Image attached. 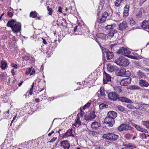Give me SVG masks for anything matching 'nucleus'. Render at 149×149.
Instances as JSON below:
<instances>
[{
  "label": "nucleus",
  "instance_id": "obj_1",
  "mask_svg": "<svg viewBox=\"0 0 149 149\" xmlns=\"http://www.w3.org/2000/svg\"><path fill=\"white\" fill-rule=\"evenodd\" d=\"M7 26L11 27L14 33L19 32L21 30V25L20 23L17 22L15 20L11 19L8 21Z\"/></svg>",
  "mask_w": 149,
  "mask_h": 149
},
{
  "label": "nucleus",
  "instance_id": "obj_2",
  "mask_svg": "<svg viewBox=\"0 0 149 149\" xmlns=\"http://www.w3.org/2000/svg\"><path fill=\"white\" fill-rule=\"evenodd\" d=\"M114 62L117 65L120 66L126 67L127 66L129 63L128 60L124 57H119L118 59H116Z\"/></svg>",
  "mask_w": 149,
  "mask_h": 149
},
{
  "label": "nucleus",
  "instance_id": "obj_3",
  "mask_svg": "<svg viewBox=\"0 0 149 149\" xmlns=\"http://www.w3.org/2000/svg\"><path fill=\"white\" fill-rule=\"evenodd\" d=\"M97 15L98 17H97V22L99 23H102L104 22L109 14L107 12H104L100 16L99 13L97 14Z\"/></svg>",
  "mask_w": 149,
  "mask_h": 149
},
{
  "label": "nucleus",
  "instance_id": "obj_4",
  "mask_svg": "<svg viewBox=\"0 0 149 149\" xmlns=\"http://www.w3.org/2000/svg\"><path fill=\"white\" fill-rule=\"evenodd\" d=\"M108 96L110 100L116 101L118 99L119 95L115 92H110L108 94Z\"/></svg>",
  "mask_w": 149,
  "mask_h": 149
},
{
  "label": "nucleus",
  "instance_id": "obj_5",
  "mask_svg": "<svg viewBox=\"0 0 149 149\" xmlns=\"http://www.w3.org/2000/svg\"><path fill=\"white\" fill-rule=\"evenodd\" d=\"M104 122V123L108 124L109 126L112 127L114 124L115 120L113 118H111L108 116L105 118Z\"/></svg>",
  "mask_w": 149,
  "mask_h": 149
},
{
  "label": "nucleus",
  "instance_id": "obj_6",
  "mask_svg": "<svg viewBox=\"0 0 149 149\" xmlns=\"http://www.w3.org/2000/svg\"><path fill=\"white\" fill-rule=\"evenodd\" d=\"M127 72L125 68L118 69L117 67V70L116 71V74L118 76H125L126 75Z\"/></svg>",
  "mask_w": 149,
  "mask_h": 149
},
{
  "label": "nucleus",
  "instance_id": "obj_7",
  "mask_svg": "<svg viewBox=\"0 0 149 149\" xmlns=\"http://www.w3.org/2000/svg\"><path fill=\"white\" fill-rule=\"evenodd\" d=\"M103 82L104 84L108 83L110 84L111 81V77L105 71L104 72Z\"/></svg>",
  "mask_w": 149,
  "mask_h": 149
},
{
  "label": "nucleus",
  "instance_id": "obj_8",
  "mask_svg": "<svg viewBox=\"0 0 149 149\" xmlns=\"http://www.w3.org/2000/svg\"><path fill=\"white\" fill-rule=\"evenodd\" d=\"M131 81L130 78L124 79L121 80L120 84L121 86H127L130 83Z\"/></svg>",
  "mask_w": 149,
  "mask_h": 149
},
{
  "label": "nucleus",
  "instance_id": "obj_9",
  "mask_svg": "<svg viewBox=\"0 0 149 149\" xmlns=\"http://www.w3.org/2000/svg\"><path fill=\"white\" fill-rule=\"evenodd\" d=\"M107 68L108 71L110 72L116 71L117 70V67L115 65H111L110 64L107 65Z\"/></svg>",
  "mask_w": 149,
  "mask_h": 149
},
{
  "label": "nucleus",
  "instance_id": "obj_10",
  "mask_svg": "<svg viewBox=\"0 0 149 149\" xmlns=\"http://www.w3.org/2000/svg\"><path fill=\"white\" fill-rule=\"evenodd\" d=\"M60 144L61 146L64 149H69L70 147V144L67 140L62 141Z\"/></svg>",
  "mask_w": 149,
  "mask_h": 149
},
{
  "label": "nucleus",
  "instance_id": "obj_11",
  "mask_svg": "<svg viewBox=\"0 0 149 149\" xmlns=\"http://www.w3.org/2000/svg\"><path fill=\"white\" fill-rule=\"evenodd\" d=\"M139 84L140 86L142 87H147L149 86L148 83L146 80L143 79L139 80Z\"/></svg>",
  "mask_w": 149,
  "mask_h": 149
},
{
  "label": "nucleus",
  "instance_id": "obj_12",
  "mask_svg": "<svg viewBox=\"0 0 149 149\" xmlns=\"http://www.w3.org/2000/svg\"><path fill=\"white\" fill-rule=\"evenodd\" d=\"M116 52L117 54H124L129 53L127 49L126 48L123 47L118 50Z\"/></svg>",
  "mask_w": 149,
  "mask_h": 149
},
{
  "label": "nucleus",
  "instance_id": "obj_13",
  "mask_svg": "<svg viewBox=\"0 0 149 149\" xmlns=\"http://www.w3.org/2000/svg\"><path fill=\"white\" fill-rule=\"evenodd\" d=\"M118 26V29L121 31L125 29L127 27V23L125 21H123L122 22L120 23Z\"/></svg>",
  "mask_w": 149,
  "mask_h": 149
},
{
  "label": "nucleus",
  "instance_id": "obj_14",
  "mask_svg": "<svg viewBox=\"0 0 149 149\" xmlns=\"http://www.w3.org/2000/svg\"><path fill=\"white\" fill-rule=\"evenodd\" d=\"M141 27L145 29H149V20H145L143 21L141 25Z\"/></svg>",
  "mask_w": 149,
  "mask_h": 149
},
{
  "label": "nucleus",
  "instance_id": "obj_15",
  "mask_svg": "<svg viewBox=\"0 0 149 149\" xmlns=\"http://www.w3.org/2000/svg\"><path fill=\"white\" fill-rule=\"evenodd\" d=\"M100 126V124L97 122H94L92 123L91 127L93 130H97V128Z\"/></svg>",
  "mask_w": 149,
  "mask_h": 149
},
{
  "label": "nucleus",
  "instance_id": "obj_16",
  "mask_svg": "<svg viewBox=\"0 0 149 149\" xmlns=\"http://www.w3.org/2000/svg\"><path fill=\"white\" fill-rule=\"evenodd\" d=\"M118 101L122 102H127L130 104L133 103V102L131 100H129V99L124 97H118Z\"/></svg>",
  "mask_w": 149,
  "mask_h": 149
},
{
  "label": "nucleus",
  "instance_id": "obj_17",
  "mask_svg": "<svg viewBox=\"0 0 149 149\" xmlns=\"http://www.w3.org/2000/svg\"><path fill=\"white\" fill-rule=\"evenodd\" d=\"M117 113L113 111H110L107 113L108 116L111 118H113L114 119L117 117Z\"/></svg>",
  "mask_w": 149,
  "mask_h": 149
},
{
  "label": "nucleus",
  "instance_id": "obj_18",
  "mask_svg": "<svg viewBox=\"0 0 149 149\" xmlns=\"http://www.w3.org/2000/svg\"><path fill=\"white\" fill-rule=\"evenodd\" d=\"M72 129L71 128V129L68 130L67 132L65 133V134L63 136V137H65V136H72L73 137L74 136V135L72 133Z\"/></svg>",
  "mask_w": 149,
  "mask_h": 149
},
{
  "label": "nucleus",
  "instance_id": "obj_19",
  "mask_svg": "<svg viewBox=\"0 0 149 149\" xmlns=\"http://www.w3.org/2000/svg\"><path fill=\"white\" fill-rule=\"evenodd\" d=\"M116 25L115 23L111 24H107L105 26V29L107 30H114V28L116 27Z\"/></svg>",
  "mask_w": 149,
  "mask_h": 149
},
{
  "label": "nucleus",
  "instance_id": "obj_20",
  "mask_svg": "<svg viewBox=\"0 0 149 149\" xmlns=\"http://www.w3.org/2000/svg\"><path fill=\"white\" fill-rule=\"evenodd\" d=\"M125 0H116L115 2V5L118 7L123 4Z\"/></svg>",
  "mask_w": 149,
  "mask_h": 149
},
{
  "label": "nucleus",
  "instance_id": "obj_21",
  "mask_svg": "<svg viewBox=\"0 0 149 149\" xmlns=\"http://www.w3.org/2000/svg\"><path fill=\"white\" fill-rule=\"evenodd\" d=\"M106 54L107 60L111 59L114 56L113 53L109 51V50L108 51Z\"/></svg>",
  "mask_w": 149,
  "mask_h": 149
},
{
  "label": "nucleus",
  "instance_id": "obj_22",
  "mask_svg": "<svg viewBox=\"0 0 149 149\" xmlns=\"http://www.w3.org/2000/svg\"><path fill=\"white\" fill-rule=\"evenodd\" d=\"M112 134V133H107L104 134L103 135V137L108 140H111Z\"/></svg>",
  "mask_w": 149,
  "mask_h": 149
},
{
  "label": "nucleus",
  "instance_id": "obj_23",
  "mask_svg": "<svg viewBox=\"0 0 149 149\" xmlns=\"http://www.w3.org/2000/svg\"><path fill=\"white\" fill-rule=\"evenodd\" d=\"M100 94L97 93V95L99 97L100 96H101L103 97H105L106 95L104 93V89L103 88L101 87L100 89Z\"/></svg>",
  "mask_w": 149,
  "mask_h": 149
},
{
  "label": "nucleus",
  "instance_id": "obj_24",
  "mask_svg": "<svg viewBox=\"0 0 149 149\" xmlns=\"http://www.w3.org/2000/svg\"><path fill=\"white\" fill-rule=\"evenodd\" d=\"M7 66V63L6 61H2L1 63L0 68L3 70H5Z\"/></svg>",
  "mask_w": 149,
  "mask_h": 149
},
{
  "label": "nucleus",
  "instance_id": "obj_25",
  "mask_svg": "<svg viewBox=\"0 0 149 149\" xmlns=\"http://www.w3.org/2000/svg\"><path fill=\"white\" fill-rule=\"evenodd\" d=\"M38 15V13L36 11H32L30 13L29 16L30 17H32L33 18H35L36 17H37V15Z\"/></svg>",
  "mask_w": 149,
  "mask_h": 149
},
{
  "label": "nucleus",
  "instance_id": "obj_26",
  "mask_svg": "<svg viewBox=\"0 0 149 149\" xmlns=\"http://www.w3.org/2000/svg\"><path fill=\"white\" fill-rule=\"evenodd\" d=\"M130 6L128 5H126L124 7V14L125 15H128L129 10Z\"/></svg>",
  "mask_w": 149,
  "mask_h": 149
},
{
  "label": "nucleus",
  "instance_id": "obj_27",
  "mask_svg": "<svg viewBox=\"0 0 149 149\" xmlns=\"http://www.w3.org/2000/svg\"><path fill=\"white\" fill-rule=\"evenodd\" d=\"M117 33V31L116 30H110L108 34V36L112 37L114 36V34Z\"/></svg>",
  "mask_w": 149,
  "mask_h": 149
},
{
  "label": "nucleus",
  "instance_id": "obj_28",
  "mask_svg": "<svg viewBox=\"0 0 149 149\" xmlns=\"http://www.w3.org/2000/svg\"><path fill=\"white\" fill-rule=\"evenodd\" d=\"M109 47L111 50L115 51L117 48L118 46L117 44H114L110 45Z\"/></svg>",
  "mask_w": 149,
  "mask_h": 149
},
{
  "label": "nucleus",
  "instance_id": "obj_29",
  "mask_svg": "<svg viewBox=\"0 0 149 149\" xmlns=\"http://www.w3.org/2000/svg\"><path fill=\"white\" fill-rule=\"evenodd\" d=\"M137 75L139 76V77L141 78H143L146 76L145 74L141 72L140 70H139L137 72Z\"/></svg>",
  "mask_w": 149,
  "mask_h": 149
},
{
  "label": "nucleus",
  "instance_id": "obj_30",
  "mask_svg": "<svg viewBox=\"0 0 149 149\" xmlns=\"http://www.w3.org/2000/svg\"><path fill=\"white\" fill-rule=\"evenodd\" d=\"M114 89L115 90L116 92L120 93H121L122 90L121 87L120 86H116L114 87Z\"/></svg>",
  "mask_w": 149,
  "mask_h": 149
},
{
  "label": "nucleus",
  "instance_id": "obj_31",
  "mask_svg": "<svg viewBox=\"0 0 149 149\" xmlns=\"http://www.w3.org/2000/svg\"><path fill=\"white\" fill-rule=\"evenodd\" d=\"M125 130L127 131L131 130L133 128L132 127L129 125L128 124H125Z\"/></svg>",
  "mask_w": 149,
  "mask_h": 149
},
{
  "label": "nucleus",
  "instance_id": "obj_32",
  "mask_svg": "<svg viewBox=\"0 0 149 149\" xmlns=\"http://www.w3.org/2000/svg\"><path fill=\"white\" fill-rule=\"evenodd\" d=\"M129 21L131 26H132L135 25L136 23L135 21L132 18H131L130 19Z\"/></svg>",
  "mask_w": 149,
  "mask_h": 149
},
{
  "label": "nucleus",
  "instance_id": "obj_33",
  "mask_svg": "<svg viewBox=\"0 0 149 149\" xmlns=\"http://www.w3.org/2000/svg\"><path fill=\"white\" fill-rule=\"evenodd\" d=\"M108 105L104 103H102L99 105V107L100 109H103L104 108H107Z\"/></svg>",
  "mask_w": 149,
  "mask_h": 149
},
{
  "label": "nucleus",
  "instance_id": "obj_34",
  "mask_svg": "<svg viewBox=\"0 0 149 149\" xmlns=\"http://www.w3.org/2000/svg\"><path fill=\"white\" fill-rule=\"evenodd\" d=\"M112 137L111 140L112 141H116L119 138L118 135H116L113 133L112 134Z\"/></svg>",
  "mask_w": 149,
  "mask_h": 149
},
{
  "label": "nucleus",
  "instance_id": "obj_35",
  "mask_svg": "<svg viewBox=\"0 0 149 149\" xmlns=\"http://www.w3.org/2000/svg\"><path fill=\"white\" fill-rule=\"evenodd\" d=\"M142 8H141L139 11L137 13L136 15V16L137 18L141 17L142 15Z\"/></svg>",
  "mask_w": 149,
  "mask_h": 149
},
{
  "label": "nucleus",
  "instance_id": "obj_36",
  "mask_svg": "<svg viewBox=\"0 0 149 149\" xmlns=\"http://www.w3.org/2000/svg\"><path fill=\"white\" fill-rule=\"evenodd\" d=\"M100 47L101 49L102 50V53L103 54L105 53L106 54L109 50V49L104 47H103L101 45L100 46Z\"/></svg>",
  "mask_w": 149,
  "mask_h": 149
},
{
  "label": "nucleus",
  "instance_id": "obj_37",
  "mask_svg": "<svg viewBox=\"0 0 149 149\" xmlns=\"http://www.w3.org/2000/svg\"><path fill=\"white\" fill-rule=\"evenodd\" d=\"M98 35L99 38H101L102 39H105L106 38V35L103 33H100L98 34Z\"/></svg>",
  "mask_w": 149,
  "mask_h": 149
},
{
  "label": "nucleus",
  "instance_id": "obj_38",
  "mask_svg": "<svg viewBox=\"0 0 149 149\" xmlns=\"http://www.w3.org/2000/svg\"><path fill=\"white\" fill-rule=\"evenodd\" d=\"M142 124L147 128H149V121H143Z\"/></svg>",
  "mask_w": 149,
  "mask_h": 149
},
{
  "label": "nucleus",
  "instance_id": "obj_39",
  "mask_svg": "<svg viewBox=\"0 0 149 149\" xmlns=\"http://www.w3.org/2000/svg\"><path fill=\"white\" fill-rule=\"evenodd\" d=\"M47 8L48 11H49L48 14L50 15H52L53 12V10L52 8H50L49 6L47 7Z\"/></svg>",
  "mask_w": 149,
  "mask_h": 149
},
{
  "label": "nucleus",
  "instance_id": "obj_40",
  "mask_svg": "<svg viewBox=\"0 0 149 149\" xmlns=\"http://www.w3.org/2000/svg\"><path fill=\"white\" fill-rule=\"evenodd\" d=\"M140 88V87L137 86L133 85L130 86V89L132 90L139 89Z\"/></svg>",
  "mask_w": 149,
  "mask_h": 149
},
{
  "label": "nucleus",
  "instance_id": "obj_41",
  "mask_svg": "<svg viewBox=\"0 0 149 149\" xmlns=\"http://www.w3.org/2000/svg\"><path fill=\"white\" fill-rule=\"evenodd\" d=\"M125 124L120 125L118 128V130L120 131L125 130Z\"/></svg>",
  "mask_w": 149,
  "mask_h": 149
},
{
  "label": "nucleus",
  "instance_id": "obj_42",
  "mask_svg": "<svg viewBox=\"0 0 149 149\" xmlns=\"http://www.w3.org/2000/svg\"><path fill=\"white\" fill-rule=\"evenodd\" d=\"M117 108L120 111H125L124 108L121 105H118L117 106Z\"/></svg>",
  "mask_w": 149,
  "mask_h": 149
},
{
  "label": "nucleus",
  "instance_id": "obj_43",
  "mask_svg": "<svg viewBox=\"0 0 149 149\" xmlns=\"http://www.w3.org/2000/svg\"><path fill=\"white\" fill-rule=\"evenodd\" d=\"M127 107L130 109H137V108L134 107L132 105L129 103L127 105Z\"/></svg>",
  "mask_w": 149,
  "mask_h": 149
},
{
  "label": "nucleus",
  "instance_id": "obj_44",
  "mask_svg": "<svg viewBox=\"0 0 149 149\" xmlns=\"http://www.w3.org/2000/svg\"><path fill=\"white\" fill-rule=\"evenodd\" d=\"M89 115L92 120L94 119L96 117V115L94 112H92Z\"/></svg>",
  "mask_w": 149,
  "mask_h": 149
},
{
  "label": "nucleus",
  "instance_id": "obj_45",
  "mask_svg": "<svg viewBox=\"0 0 149 149\" xmlns=\"http://www.w3.org/2000/svg\"><path fill=\"white\" fill-rule=\"evenodd\" d=\"M91 104L90 103L88 102L86 104L83 106V109L85 110L86 108L89 107L90 106Z\"/></svg>",
  "mask_w": 149,
  "mask_h": 149
},
{
  "label": "nucleus",
  "instance_id": "obj_46",
  "mask_svg": "<svg viewBox=\"0 0 149 149\" xmlns=\"http://www.w3.org/2000/svg\"><path fill=\"white\" fill-rule=\"evenodd\" d=\"M84 119L86 120H92L90 115H86L84 117Z\"/></svg>",
  "mask_w": 149,
  "mask_h": 149
},
{
  "label": "nucleus",
  "instance_id": "obj_47",
  "mask_svg": "<svg viewBox=\"0 0 149 149\" xmlns=\"http://www.w3.org/2000/svg\"><path fill=\"white\" fill-rule=\"evenodd\" d=\"M132 136V135L130 134H127L125 136V137L127 139H130Z\"/></svg>",
  "mask_w": 149,
  "mask_h": 149
},
{
  "label": "nucleus",
  "instance_id": "obj_48",
  "mask_svg": "<svg viewBox=\"0 0 149 149\" xmlns=\"http://www.w3.org/2000/svg\"><path fill=\"white\" fill-rule=\"evenodd\" d=\"M133 126L137 130L140 131L142 128L140 127L139 125L135 124H134Z\"/></svg>",
  "mask_w": 149,
  "mask_h": 149
},
{
  "label": "nucleus",
  "instance_id": "obj_49",
  "mask_svg": "<svg viewBox=\"0 0 149 149\" xmlns=\"http://www.w3.org/2000/svg\"><path fill=\"white\" fill-rule=\"evenodd\" d=\"M32 70V68H30L28 70H27L26 71V74H28L30 73H31V72Z\"/></svg>",
  "mask_w": 149,
  "mask_h": 149
},
{
  "label": "nucleus",
  "instance_id": "obj_50",
  "mask_svg": "<svg viewBox=\"0 0 149 149\" xmlns=\"http://www.w3.org/2000/svg\"><path fill=\"white\" fill-rule=\"evenodd\" d=\"M4 79V77L2 74H0V80L2 81Z\"/></svg>",
  "mask_w": 149,
  "mask_h": 149
},
{
  "label": "nucleus",
  "instance_id": "obj_51",
  "mask_svg": "<svg viewBox=\"0 0 149 149\" xmlns=\"http://www.w3.org/2000/svg\"><path fill=\"white\" fill-rule=\"evenodd\" d=\"M140 131L146 133H148V131L147 130L145 129H143L142 128H141V130Z\"/></svg>",
  "mask_w": 149,
  "mask_h": 149
},
{
  "label": "nucleus",
  "instance_id": "obj_52",
  "mask_svg": "<svg viewBox=\"0 0 149 149\" xmlns=\"http://www.w3.org/2000/svg\"><path fill=\"white\" fill-rule=\"evenodd\" d=\"M11 66L15 68V69H17V65L15 64H11Z\"/></svg>",
  "mask_w": 149,
  "mask_h": 149
},
{
  "label": "nucleus",
  "instance_id": "obj_53",
  "mask_svg": "<svg viewBox=\"0 0 149 149\" xmlns=\"http://www.w3.org/2000/svg\"><path fill=\"white\" fill-rule=\"evenodd\" d=\"M8 15L10 17H12V16L13 15V14L12 12H8Z\"/></svg>",
  "mask_w": 149,
  "mask_h": 149
},
{
  "label": "nucleus",
  "instance_id": "obj_54",
  "mask_svg": "<svg viewBox=\"0 0 149 149\" xmlns=\"http://www.w3.org/2000/svg\"><path fill=\"white\" fill-rule=\"evenodd\" d=\"M31 72L30 73V75H31L33 74H34L35 72V70L34 69H32V70H31Z\"/></svg>",
  "mask_w": 149,
  "mask_h": 149
},
{
  "label": "nucleus",
  "instance_id": "obj_55",
  "mask_svg": "<svg viewBox=\"0 0 149 149\" xmlns=\"http://www.w3.org/2000/svg\"><path fill=\"white\" fill-rule=\"evenodd\" d=\"M56 139H57L56 137V138L53 137L52 139H51L49 141V142L50 143L53 142H54L56 140Z\"/></svg>",
  "mask_w": 149,
  "mask_h": 149
},
{
  "label": "nucleus",
  "instance_id": "obj_56",
  "mask_svg": "<svg viewBox=\"0 0 149 149\" xmlns=\"http://www.w3.org/2000/svg\"><path fill=\"white\" fill-rule=\"evenodd\" d=\"M147 0H142V1H141L139 4L140 5H141L143 4V3Z\"/></svg>",
  "mask_w": 149,
  "mask_h": 149
},
{
  "label": "nucleus",
  "instance_id": "obj_57",
  "mask_svg": "<svg viewBox=\"0 0 149 149\" xmlns=\"http://www.w3.org/2000/svg\"><path fill=\"white\" fill-rule=\"evenodd\" d=\"M76 123L77 124H79L80 125H81V122L79 119H77Z\"/></svg>",
  "mask_w": 149,
  "mask_h": 149
},
{
  "label": "nucleus",
  "instance_id": "obj_58",
  "mask_svg": "<svg viewBox=\"0 0 149 149\" xmlns=\"http://www.w3.org/2000/svg\"><path fill=\"white\" fill-rule=\"evenodd\" d=\"M84 113V112L82 111H81V112L79 113V115L81 117H83Z\"/></svg>",
  "mask_w": 149,
  "mask_h": 149
},
{
  "label": "nucleus",
  "instance_id": "obj_59",
  "mask_svg": "<svg viewBox=\"0 0 149 149\" xmlns=\"http://www.w3.org/2000/svg\"><path fill=\"white\" fill-rule=\"evenodd\" d=\"M141 134L143 135V136H145V139H146L147 138V137H149L148 139H149V135H147V136H146V135L143 133V134Z\"/></svg>",
  "mask_w": 149,
  "mask_h": 149
},
{
  "label": "nucleus",
  "instance_id": "obj_60",
  "mask_svg": "<svg viewBox=\"0 0 149 149\" xmlns=\"http://www.w3.org/2000/svg\"><path fill=\"white\" fill-rule=\"evenodd\" d=\"M123 149H134L131 146H128L126 148H124Z\"/></svg>",
  "mask_w": 149,
  "mask_h": 149
},
{
  "label": "nucleus",
  "instance_id": "obj_61",
  "mask_svg": "<svg viewBox=\"0 0 149 149\" xmlns=\"http://www.w3.org/2000/svg\"><path fill=\"white\" fill-rule=\"evenodd\" d=\"M95 132L94 131H91L90 132L91 135H93V136L95 135Z\"/></svg>",
  "mask_w": 149,
  "mask_h": 149
},
{
  "label": "nucleus",
  "instance_id": "obj_62",
  "mask_svg": "<svg viewBox=\"0 0 149 149\" xmlns=\"http://www.w3.org/2000/svg\"><path fill=\"white\" fill-rule=\"evenodd\" d=\"M11 72L13 75L14 76L15 75L14 72V69H12L11 70Z\"/></svg>",
  "mask_w": 149,
  "mask_h": 149
},
{
  "label": "nucleus",
  "instance_id": "obj_63",
  "mask_svg": "<svg viewBox=\"0 0 149 149\" xmlns=\"http://www.w3.org/2000/svg\"><path fill=\"white\" fill-rule=\"evenodd\" d=\"M95 149H101V148L100 146L97 145L95 146Z\"/></svg>",
  "mask_w": 149,
  "mask_h": 149
},
{
  "label": "nucleus",
  "instance_id": "obj_64",
  "mask_svg": "<svg viewBox=\"0 0 149 149\" xmlns=\"http://www.w3.org/2000/svg\"><path fill=\"white\" fill-rule=\"evenodd\" d=\"M12 40L15 41L17 40L15 36H13L12 38Z\"/></svg>",
  "mask_w": 149,
  "mask_h": 149
}]
</instances>
